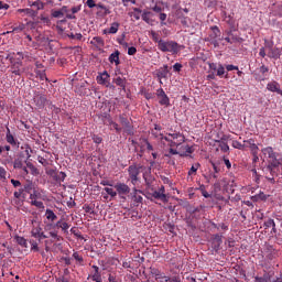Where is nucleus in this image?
<instances>
[{
	"label": "nucleus",
	"mask_w": 282,
	"mask_h": 282,
	"mask_svg": "<svg viewBox=\"0 0 282 282\" xmlns=\"http://www.w3.org/2000/svg\"><path fill=\"white\" fill-rule=\"evenodd\" d=\"M32 229H31V236L34 237V239H37V237H41V232L43 231V228L41 227V223L36 221V219L31 220Z\"/></svg>",
	"instance_id": "10"
},
{
	"label": "nucleus",
	"mask_w": 282,
	"mask_h": 282,
	"mask_svg": "<svg viewBox=\"0 0 282 282\" xmlns=\"http://www.w3.org/2000/svg\"><path fill=\"white\" fill-rule=\"evenodd\" d=\"M14 240L17 241V243L19 246H21L22 248H28V239H25L24 237L21 236H15Z\"/></svg>",
	"instance_id": "30"
},
{
	"label": "nucleus",
	"mask_w": 282,
	"mask_h": 282,
	"mask_svg": "<svg viewBox=\"0 0 282 282\" xmlns=\"http://www.w3.org/2000/svg\"><path fill=\"white\" fill-rule=\"evenodd\" d=\"M197 169H199V163H196L195 165H193L191 167V170L188 171V175H193V174L197 173Z\"/></svg>",
	"instance_id": "56"
},
{
	"label": "nucleus",
	"mask_w": 282,
	"mask_h": 282,
	"mask_svg": "<svg viewBox=\"0 0 282 282\" xmlns=\"http://www.w3.org/2000/svg\"><path fill=\"white\" fill-rule=\"evenodd\" d=\"M23 166V160L22 159H15L13 162V169H21Z\"/></svg>",
	"instance_id": "50"
},
{
	"label": "nucleus",
	"mask_w": 282,
	"mask_h": 282,
	"mask_svg": "<svg viewBox=\"0 0 282 282\" xmlns=\"http://www.w3.org/2000/svg\"><path fill=\"white\" fill-rule=\"evenodd\" d=\"M133 12L129 13L130 17H133L135 21H140V15L142 14V11L140 8H133Z\"/></svg>",
	"instance_id": "35"
},
{
	"label": "nucleus",
	"mask_w": 282,
	"mask_h": 282,
	"mask_svg": "<svg viewBox=\"0 0 282 282\" xmlns=\"http://www.w3.org/2000/svg\"><path fill=\"white\" fill-rule=\"evenodd\" d=\"M45 217L48 221H52V223H54V221H56V219H58V216H56V214L52 209H46Z\"/></svg>",
	"instance_id": "28"
},
{
	"label": "nucleus",
	"mask_w": 282,
	"mask_h": 282,
	"mask_svg": "<svg viewBox=\"0 0 282 282\" xmlns=\"http://www.w3.org/2000/svg\"><path fill=\"white\" fill-rule=\"evenodd\" d=\"M151 17H153L151 11H143L141 14V19L144 21V23H151Z\"/></svg>",
	"instance_id": "33"
},
{
	"label": "nucleus",
	"mask_w": 282,
	"mask_h": 282,
	"mask_svg": "<svg viewBox=\"0 0 282 282\" xmlns=\"http://www.w3.org/2000/svg\"><path fill=\"white\" fill-rule=\"evenodd\" d=\"M116 86L121 87V89H127V79L122 77H117L115 79Z\"/></svg>",
	"instance_id": "29"
},
{
	"label": "nucleus",
	"mask_w": 282,
	"mask_h": 282,
	"mask_svg": "<svg viewBox=\"0 0 282 282\" xmlns=\"http://www.w3.org/2000/svg\"><path fill=\"white\" fill-rule=\"evenodd\" d=\"M33 102L37 107V109H43V107H45V104L47 102V97H45V95L37 94L34 96Z\"/></svg>",
	"instance_id": "13"
},
{
	"label": "nucleus",
	"mask_w": 282,
	"mask_h": 282,
	"mask_svg": "<svg viewBox=\"0 0 282 282\" xmlns=\"http://www.w3.org/2000/svg\"><path fill=\"white\" fill-rule=\"evenodd\" d=\"M30 245H31V250L33 252H39V242H36V240H30Z\"/></svg>",
	"instance_id": "49"
},
{
	"label": "nucleus",
	"mask_w": 282,
	"mask_h": 282,
	"mask_svg": "<svg viewBox=\"0 0 282 282\" xmlns=\"http://www.w3.org/2000/svg\"><path fill=\"white\" fill-rule=\"evenodd\" d=\"M169 76V65H164L163 67L156 70V78L160 79V84L162 85V78H166Z\"/></svg>",
	"instance_id": "15"
},
{
	"label": "nucleus",
	"mask_w": 282,
	"mask_h": 282,
	"mask_svg": "<svg viewBox=\"0 0 282 282\" xmlns=\"http://www.w3.org/2000/svg\"><path fill=\"white\" fill-rule=\"evenodd\" d=\"M226 69H227V72H239V66H235V65H232V64H228L227 66H226Z\"/></svg>",
	"instance_id": "55"
},
{
	"label": "nucleus",
	"mask_w": 282,
	"mask_h": 282,
	"mask_svg": "<svg viewBox=\"0 0 282 282\" xmlns=\"http://www.w3.org/2000/svg\"><path fill=\"white\" fill-rule=\"evenodd\" d=\"M262 154L267 158L268 165L265 167V173H270L271 176H267V180L274 182V177L279 175V166H281V161L276 159V152L272 147L263 148Z\"/></svg>",
	"instance_id": "1"
},
{
	"label": "nucleus",
	"mask_w": 282,
	"mask_h": 282,
	"mask_svg": "<svg viewBox=\"0 0 282 282\" xmlns=\"http://www.w3.org/2000/svg\"><path fill=\"white\" fill-rule=\"evenodd\" d=\"M169 153L172 155H180L181 158H186L188 154L186 153H180L177 150L170 148Z\"/></svg>",
	"instance_id": "47"
},
{
	"label": "nucleus",
	"mask_w": 282,
	"mask_h": 282,
	"mask_svg": "<svg viewBox=\"0 0 282 282\" xmlns=\"http://www.w3.org/2000/svg\"><path fill=\"white\" fill-rule=\"evenodd\" d=\"M151 197H153V199H160V202H169V196H166V194H161V192L159 191H154L152 193H150Z\"/></svg>",
	"instance_id": "20"
},
{
	"label": "nucleus",
	"mask_w": 282,
	"mask_h": 282,
	"mask_svg": "<svg viewBox=\"0 0 282 282\" xmlns=\"http://www.w3.org/2000/svg\"><path fill=\"white\" fill-rule=\"evenodd\" d=\"M137 52H138V48H135V46H131L128 48L129 56H135Z\"/></svg>",
	"instance_id": "59"
},
{
	"label": "nucleus",
	"mask_w": 282,
	"mask_h": 282,
	"mask_svg": "<svg viewBox=\"0 0 282 282\" xmlns=\"http://www.w3.org/2000/svg\"><path fill=\"white\" fill-rule=\"evenodd\" d=\"M86 6L90 9L96 8V0H87Z\"/></svg>",
	"instance_id": "62"
},
{
	"label": "nucleus",
	"mask_w": 282,
	"mask_h": 282,
	"mask_svg": "<svg viewBox=\"0 0 282 282\" xmlns=\"http://www.w3.org/2000/svg\"><path fill=\"white\" fill-rule=\"evenodd\" d=\"M270 72V68L268 66L262 65L260 66V74H268Z\"/></svg>",
	"instance_id": "64"
},
{
	"label": "nucleus",
	"mask_w": 282,
	"mask_h": 282,
	"mask_svg": "<svg viewBox=\"0 0 282 282\" xmlns=\"http://www.w3.org/2000/svg\"><path fill=\"white\" fill-rule=\"evenodd\" d=\"M109 63H111V65H120V51H115L112 54L109 55L108 57Z\"/></svg>",
	"instance_id": "19"
},
{
	"label": "nucleus",
	"mask_w": 282,
	"mask_h": 282,
	"mask_svg": "<svg viewBox=\"0 0 282 282\" xmlns=\"http://www.w3.org/2000/svg\"><path fill=\"white\" fill-rule=\"evenodd\" d=\"M138 193H142V191L138 189V188H133V193H132V199L135 204H142V196Z\"/></svg>",
	"instance_id": "23"
},
{
	"label": "nucleus",
	"mask_w": 282,
	"mask_h": 282,
	"mask_svg": "<svg viewBox=\"0 0 282 282\" xmlns=\"http://www.w3.org/2000/svg\"><path fill=\"white\" fill-rule=\"evenodd\" d=\"M251 155H252V163L257 164V162H259V148L253 147L251 151Z\"/></svg>",
	"instance_id": "36"
},
{
	"label": "nucleus",
	"mask_w": 282,
	"mask_h": 282,
	"mask_svg": "<svg viewBox=\"0 0 282 282\" xmlns=\"http://www.w3.org/2000/svg\"><path fill=\"white\" fill-rule=\"evenodd\" d=\"M267 56L269 58H273L274 61H279V58H281V48L273 47L271 51H268Z\"/></svg>",
	"instance_id": "18"
},
{
	"label": "nucleus",
	"mask_w": 282,
	"mask_h": 282,
	"mask_svg": "<svg viewBox=\"0 0 282 282\" xmlns=\"http://www.w3.org/2000/svg\"><path fill=\"white\" fill-rule=\"evenodd\" d=\"M243 144H247V149H250V151L252 152V148L254 147L256 149H259V145H257V143H254V139H248L243 141Z\"/></svg>",
	"instance_id": "37"
},
{
	"label": "nucleus",
	"mask_w": 282,
	"mask_h": 282,
	"mask_svg": "<svg viewBox=\"0 0 282 282\" xmlns=\"http://www.w3.org/2000/svg\"><path fill=\"white\" fill-rule=\"evenodd\" d=\"M145 170L147 167L140 164L139 165L133 164L128 167V175L132 186H137V184L140 182L141 171H145Z\"/></svg>",
	"instance_id": "3"
},
{
	"label": "nucleus",
	"mask_w": 282,
	"mask_h": 282,
	"mask_svg": "<svg viewBox=\"0 0 282 282\" xmlns=\"http://www.w3.org/2000/svg\"><path fill=\"white\" fill-rule=\"evenodd\" d=\"M223 242L224 241L221 240V236L219 234H216L213 239V249L215 250V252H218Z\"/></svg>",
	"instance_id": "21"
},
{
	"label": "nucleus",
	"mask_w": 282,
	"mask_h": 282,
	"mask_svg": "<svg viewBox=\"0 0 282 282\" xmlns=\"http://www.w3.org/2000/svg\"><path fill=\"white\" fill-rule=\"evenodd\" d=\"M46 197L47 196H45L44 189L35 187L29 196L30 205L35 206V208H39V210H45V204H43V202H45ZM39 199H42L43 202Z\"/></svg>",
	"instance_id": "2"
},
{
	"label": "nucleus",
	"mask_w": 282,
	"mask_h": 282,
	"mask_svg": "<svg viewBox=\"0 0 282 282\" xmlns=\"http://www.w3.org/2000/svg\"><path fill=\"white\" fill-rule=\"evenodd\" d=\"M156 98H159V105L162 107H169L171 105V99L164 91V88L156 89Z\"/></svg>",
	"instance_id": "5"
},
{
	"label": "nucleus",
	"mask_w": 282,
	"mask_h": 282,
	"mask_svg": "<svg viewBox=\"0 0 282 282\" xmlns=\"http://www.w3.org/2000/svg\"><path fill=\"white\" fill-rule=\"evenodd\" d=\"M31 6L36 8V10H43L45 8V3L41 2L40 0L34 1Z\"/></svg>",
	"instance_id": "44"
},
{
	"label": "nucleus",
	"mask_w": 282,
	"mask_h": 282,
	"mask_svg": "<svg viewBox=\"0 0 282 282\" xmlns=\"http://www.w3.org/2000/svg\"><path fill=\"white\" fill-rule=\"evenodd\" d=\"M265 228H274L276 226V223H274V219L269 218L268 220L264 221Z\"/></svg>",
	"instance_id": "48"
},
{
	"label": "nucleus",
	"mask_w": 282,
	"mask_h": 282,
	"mask_svg": "<svg viewBox=\"0 0 282 282\" xmlns=\"http://www.w3.org/2000/svg\"><path fill=\"white\" fill-rule=\"evenodd\" d=\"M13 197H15V199H21V197L25 199V188L24 187L19 188L17 192L13 193Z\"/></svg>",
	"instance_id": "34"
},
{
	"label": "nucleus",
	"mask_w": 282,
	"mask_h": 282,
	"mask_svg": "<svg viewBox=\"0 0 282 282\" xmlns=\"http://www.w3.org/2000/svg\"><path fill=\"white\" fill-rule=\"evenodd\" d=\"M170 138H172V140H178L180 143H184L186 142V137H184V134L180 133V132H175V133H169L167 134Z\"/></svg>",
	"instance_id": "25"
},
{
	"label": "nucleus",
	"mask_w": 282,
	"mask_h": 282,
	"mask_svg": "<svg viewBox=\"0 0 282 282\" xmlns=\"http://www.w3.org/2000/svg\"><path fill=\"white\" fill-rule=\"evenodd\" d=\"M104 191L107 193V195H110V197H117L118 192L113 191L111 187H105Z\"/></svg>",
	"instance_id": "45"
},
{
	"label": "nucleus",
	"mask_w": 282,
	"mask_h": 282,
	"mask_svg": "<svg viewBox=\"0 0 282 282\" xmlns=\"http://www.w3.org/2000/svg\"><path fill=\"white\" fill-rule=\"evenodd\" d=\"M160 52H170V54H180L181 46L175 41H159Z\"/></svg>",
	"instance_id": "4"
},
{
	"label": "nucleus",
	"mask_w": 282,
	"mask_h": 282,
	"mask_svg": "<svg viewBox=\"0 0 282 282\" xmlns=\"http://www.w3.org/2000/svg\"><path fill=\"white\" fill-rule=\"evenodd\" d=\"M182 64H180V63H175L174 65H173V69H174V72H177V73H180V72H182Z\"/></svg>",
	"instance_id": "61"
},
{
	"label": "nucleus",
	"mask_w": 282,
	"mask_h": 282,
	"mask_svg": "<svg viewBox=\"0 0 282 282\" xmlns=\"http://www.w3.org/2000/svg\"><path fill=\"white\" fill-rule=\"evenodd\" d=\"M19 14H25L26 17H31V19H36L39 17V11H34L33 9H18Z\"/></svg>",
	"instance_id": "16"
},
{
	"label": "nucleus",
	"mask_w": 282,
	"mask_h": 282,
	"mask_svg": "<svg viewBox=\"0 0 282 282\" xmlns=\"http://www.w3.org/2000/svg\"><path fill=\"white\" fill-rule=\"evenodd\" d=\"M0 10H10V4L0 1Z\"/></svg>",
	"instance_id": "63"
},
{
	"label": "nucleus",
	"mask_w": 282,
	"mask_h": 282,
	"mask_svg": "<svg viewBox=\"0 0 282 282\" xmlns=\"http://www.w3.org/2000/svg\"><path fill=\"white\" fill-rule=\"evenodd\" d=\"M182 144H183V143H180V141L176 142V141H174L173 139H171V141L169 142L170 149H173L174 147H181Z\"/></svg>",
	"instance_id": "58"
},
{
	"label": "nucleus",
	"mask_w": 282,
	"mask_h": 282,
	"mask_svg": "<svg viewBox=\"0 0 282 282\" xmlns=\"http://www.w3.org/2000/svg\"><path fill=\"white\" fill-rule=\"evenodd\" d=\"M152 39H153L154 43H158V47L160 48V41H164V40H160V35L158 33H155L154 31H152Z\"/></svg>",
	"instance_id": "51"
},
{
	"label": "nucleus",
	"mask_w": 282,
	"mask_h": 282,
	"mask_svg": "<svg viewBox=\"0 0 282 282\" xmlns=\"http://www.w3.org/2000/svg\"><path fill=\"white\" fill-rule=\"evenodd\" d=\"M6 141L13 149H19V145H20L19 140L17 138H14V134H12V132L10 131V128H7Z\"/></svg>",
	"instance_id": "9"
},
{
	"label": "nucleus",
	"mask_w": 282,
	"mask_h": 282,
	"mask_svg": "<svg viewBox=\"0 0 282 282\" xmlns=\"http://www.w3.org/2000/svg\"><path fill=\"white\" fill-rule=\"evenodd\" d=\"M254 282H270V274L264 273L263 276H256Z\"/></svg>",
	"instance_id": "39"
},
{
	"label": "nucleus",
	"mask_w": 282,
	"mask_h": 282,
	"mask_svg": "<svg viewBox=\"0 0 282 282\" xmlns=\"http://www.w3.org/2000/svg\"><path fill=\"white\" fill-rule=\"evenodd\" d=\"M107 80H109V73L107 70L97 76L98 85H106Z\"/></svg>",
	"instance_id": "22"
},
{
	"label": "nucleus",
	"mask_w": 282,
	"mask_h": 282,
	"mask_svg": "<svg viewBox=\"0 0 282 282\" xmlns=\"http://www.w3.org/2000/svg\"><path fill=\"white\" fill-rule=\"evenodd\" d=\"M231 147H234V149H238L239 151H243L247 149L248 144L241 143L239 141H232Z\"/></svg>",
	"instance_id": "38"
},
{
	"label": "nucleus",
	"mask_w": 282,
	"mask_h": 282,
	"mask_svg": "<svg viewBox=\"0 0 282 282\" xmlns=\"http://www.w3.org/2000/svg\"><path fill=\"white\" fill-rule=\"evenodd\" d=\"M8 177V171H6V167L0 166V180H6Z\"/></svg>",
	"instance_id": "53"
},
{
	"label": "nucleus",
	"mask_w": 282,
	"mask_h": 282,
	"mask_svg": "<svg viewBox=\"0 0 282 282\" xmlns=\"http://www.w3.org/2000/svg\"><path fill=\"white\" fill-rule=\"evenodd\" d=\"M118 30H120V23L112 22L109 29L104 30V34H118Z\"/></svg>",
	"instance_id": "17"
},
{
	"label": "nucleus",
	"mask_w": 282,
	"mask_h": 282,
	"mask_svg": "<svg viewBox=\"0 0 282 282\" xmlns=\"http://www.w3.org/2000/svg\"><path fill=\"white\" fill-rule=\"evenodd\" d=\"M117 194L121 197V199H126L124 195H129L131 193V187L126 183H117L115 185Z\"/></svg>",
	"instance_id": "6"
},
{
	"label": "nucleus",
	"mask_w": 282,
	"mask_h": 282,
	"mask_svg": "<svg viewBox=\"0 0 282 282\" xmlns=\"http://www.w3.org/2000/svg\"><path fill=\"white\" fill-rule=\"evenodd\" d=\"M26 166L30 169L32 175H39V169L32 162H26Z\"/></svg>",
	"instance_id": "43"
},
{
	"label": "nucleus",
	"mask_w": 282,
	"mask_h": 282,
	"mask_svg": "<svg viewBox=\"0 0 282 282\" xmlns=\"http://www.w3.org/2000/svg\"><path fill=\"white\" fill-rule=\"evenodd\" d=\"M218 142H219V149L220 151H223V153H228V151H230V147L228 145V143L221 142V141H218Z\"/></svg>",
	"instance_id": "41"
},
{
	"label": "nucleus",
	"mask_w": 282,
	"mask_h": 282,
	"mask_svg": "<svg viewBox=\"0 0 282 282\" xmlns=\"http://www.w3.org/2000/svg\"><path fill=\"white\" fill-rule=\"evenodd\" d=\"M93 141L95 142V144H101L102 143V137L95 134L93 135Z\"/></svg>",
	"instance_id": "57"
},
{
	"label": "nucleus",
	"mask_w": 282,
	"mask_h": 282,
	"mask_svg": "<svg viewBox=\"0 0 282 282\" xmlns=\"http://www.w3.org/2000/svg\"><path fill=\"white\" fill-rule=\"evenodd\" d=\"M216 72H217L216 76H219L221 78L224 74H226V68L224 67V65L219 64Z\"/></svg>",
	"instance_id": "46"
},
{
	"label": "nucleus",
	"mask_w": 282,
	"mask_h": 282,
	"mask_svg": "<svg viewBox=\"0 0 282 282\" xmlns=\"http://www.w3.org/2000/svg\"><path fill=\"white\" fill-rule=\"evenodd\" d=\"M91 269L93 270L88 275V279H91V281H95V282H102V274L100 273V268L94 264Z\"/></svg>",
	"instance_id": "8"
},
{
	"label": "nucleus",
	"mask_w": 282,
	"mask_h": 282,
	"mask_svg": "<svg viewBox=\"0 0 282 282\" xmlns=\"http://www.w3.org/2000/svg\"><path fill=\"white\" fill-rule=\"evenodd\" d=\"M91 45H95V47H105V40L100 36H95L90 41Z\"/></svg>",
	"instance_id": "26"
},
{
	"label": "nucleus",
	"mask_w": 282,
	"mask_h": 282,
	"mask_svg": "<svg viewBox=\"0 0 282 282\" xmlns=\"http://www.w3.org/2000/svg\"><path fill=\"white\" fill-rule=\"evenodd\" d=\"M104 123L109 124L110 127H112V129H115V131H117V133H121L122 132V128L115 122L113 120H111V117L109 115L105 116Z\"/></svg>",
	"instance_id": "14"
},
{
	"label": "nucleus",
	"mask_w": 282,
	"mask_h": 282,
	"mask_svg": "<svg viewBox=\"0 0 282 282\" xmlns=\"http://www.w3.org/2000/svg\"><path fill=\"white\" fill-rule=\"evenodd\" d=\"M24 193H26L28 195H31L32 192L36 188V186L34 185V183L29 182L26 184H24Z\"/></svg>",
	"instance_id": "32"
},
{
	"label": "nucleus",
	"mask_w": 282,
	"mask_h": 282,
	"mask_svg": "<svg viewBox=\"0 0 282 282\" xmlns=\"http://www.w3.org/2000/svg\"><path fill=\"white\" fill-rule=\"evenodd\" d=\"M73 258H74L75 261H77L78 263H83V261H85V260L83 259V256H80V253H78V252H74V253H73Z\"/></svg>",
	"instance_id": "52"
},
{
	"label": "nucleus",
	"mask_w": 282,
	"mask_h": 282,
	"mask_svg": "<svg viewBox=\"0 0 282 282\" xmlns=\"http://www.w3.org/2000/svg\"><path fill=\"white\" fill-rule=\"evenodd\" d=\"M268 91H272L273 94H278L279 96H282L281 90V84H279L276 80H272L267 84Z\"/></svg>",
	"instance_id": "12"
},
{
	"label": "nucleus",
	"mask_w": 282,
	"mask_h": 282,
	"mask_svg": "<svg viewBox=\"0 0 282 282\" xmlns=\"http://www.w3.org/2000/svg\"><path fill=\"white\" fill-rule=\"evenodd\" d=\"M150 274L154 276L155 281H160V279H163L165 282L171 281V278L164 275V273H162V271H160L158 268H150Z\"/></svg>",
	"instance_id": "11"
},
{
	"label": "nucleus",
	"mask_w": 282,
	"mask_h": 282,
	"mask_svg": "<svg viewBox=\"0 0 282 282\" xmlns=\"http://www.w3.org/2000/svg\"><path fill=\"white\" fill-rule=\"evenodd\" d=\"M68 39H72L73 41H83V34L82 33H70L67 35Z\"/></svg>",
	"instance_id": "42"
},
{
	"label": "nucleus",
	"mask_w": 282,
	"mask_h": 282,
	"mask_svg": "<svg viewBox=\"0 0 282 282\" xmlns=\"http://www.w3.org/2000/svg\"><path fill=\"white\" fill-rule=\"evenodd\" d=\"M14 53H10L7 55V61H10L11 65H14Z\"/></svg>",
	"instance_id": "60"
},
{
	"label": "nucleus",
	"mask_w": 282,
	"mask_h": 282,
	"mask_svg": "<svg viewBox=\"0 0 282 282\" xmlns=\"http://www.w3.org/2000/svg\"><path fill=\"white\" fill-rule=\"evenodd\" d=\"M21 65H23V62H15L12 66L11 69L12 74H14L15 76H21L22 72H21Z\"/></svg>",
	"instance_id": "27"
},
{
	"label": "nucleus",
	"mask_w": 282,
	"mask_h": 282,
	"mask_svg": "<svg viewBox=\"0 0 282 282\" xmlns=\"http://www.w3.org/2000/svg\"><path fill=\"white\" fill-rule=\"evenodd\" d=\"M210 30H212L210 39H218V36H221V31L219 30V26L214 25L210 28Z\"/></svg>",
	"instance_id": "31"
},
{
	"label": "nucleus",
	"mask_w": 282,
	"mask_h": 282,
	"mask_svg": "<svg viewBox=\"0 0 282 282\" xmlns=\"http://www.w3.org/2000/svg\"><path fill=\"white\" fill-rule=\"evenodd\" d=\"M119 122L123 127V130L128 135H131L133 133V126H131V122L124 115L119 116Z\"/></svg>",
	"instance_id": "7"
},
{
	"label": "nucleus",
	"mask_w": 282,
	"mask_h": 282,
	"mask_svg": "<svg viewBox=\"0 0 282 282\" xmlns=\"http://www.w3.org/2000/svg\"><path fill=\"white\" fill-rule=\"evenodd\" d=\"M274 48V42H264V50H269L271 52Z\"/></svg>",
	"instance_id": "54"
},
{
	"label": "nucleus",
	"mask_w": 282,
	"mask_h": 282,
	"mask_svg": "<svg viewBox=\"0 0 282 282\" xmlns=\"http://www.w3.org/2000/svg\"><path fill=\"white\" fill-rule=\"evenodd\" d=\"M51 15L53 17V19H63L64 17L63 11H61V9L52 10Z\"/></svg>",
	"instance_id": "40"
},
{
	"label": "nucleus",
	"mask_w": 282,
	"mask_h": 282,
	"mask_svg": "<svg viewBox=\"0 0 282 282\" xmlns=\"http://www.w3.org/2000/svg\"><path fill=\"white\" fill-rule=\"evenodd\" d=\"M225 41L227 43H230V44H232V43H240L241 42V37H239L237 35H234L232 32H229L228 36L225 37Z\"/></svg>",
	"instance_id": "24"
}]
</instances>
